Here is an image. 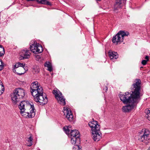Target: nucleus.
Here are the masks:
<instances>
[{
    "instance_id": "obj_1",
    "label": "nucleus",
    "mask_w": 150,
    "mask_h": 150,
    "mask_svg": "<svg viewBox=\"0 0 150 150\" xmlns=\"http://www.w3.org/2000/svg\"><path fill=\"white\" fill-rule=\"evenodd\" d=\"M140 80L136 79L135 83L132 85V93L126 92L125 94H120L119 96L120 100L125 104H131L122 107L124 112H128L133 109L140 100Z\"/></svg>"
},
{
    "instance_id": "obj_2",
    "label": "nucleus",
    "mask_w": 150,
    "mask_h": 150,
    "mask_svg": "<svg viewBox=\"0 0 150 150\" xmlns=\"http://www.w3.org/2000/svg\"><path fill=\"white\" fill-rule=\"evenodd\" d=\"M31 92L35 101L40 105L47 103L48 99L45 93H43L42 87L39 86L37 81L33 83L30 86Z\"/></svg>"
},
{
    "instance_id": "obj_3",
    "label": "nucleus",
    "mask_w": 150,
    "mask_h": 150,
    "mask_svg": "<svg viewBox=\"0 0 150 150\" xmlns=\"http://www.w3.org/2000/svg\"><path fill=\"white\" fill-rule=\"evenodd\" d=\"M22 116L25 117L32 118L35 115V110L32 103L31 104L27 101H22L18 106Z\"/></svg>"
},
{
    "instance_id": "obj_4",
    "label": "nucleus",
    "mask_w": 150,
    "mask_h": 150,
    "mask_svg": "<svg viewBox=\"0 0 150 150\" xmlns=\"http://www.w3.org/2000/svg\"><path fill=\"white\" fill-rule=\"evenodd\" d=\"M88 125L91 128L93 139L95 141H98L101 137V134L100 132V125L98 124V122L93 120L89 122Z\"/></svg>"
},
{
    "instance_id": "obj_5",
    "label": "nucleus",
    "mask_w": 150,
    "mask_h": 150,
    "mask_svg": "<svg viewBox=\"0 0 150 150\" xmlns=\"http://www.w3.org/2000/svg\"><path fill=\"white\" fill-rule=\"evenodd\" d=\"M25 90L21 88H17L14 90L11 95V99L12 103L16 104L19 101V99L23 98L25 96Z\"/></svg>"
},
{
    "instance_id": "obj_6",
    "label": "nucleus",
    "mask_w": 150,
    "mask_h": 150,
    "mask_svg": "<svg viewBox=\"0 0 150 150\" xmlns=\"http://www.w3.org/2000/svg\"><path fill=\"white\" fill-rule=\"evenodd\" d=\"M129 33L127 31H120L119 32L112 38V42L114 43H116L117 44L119 43L123 42L124 37L128 36Z\"/></svg>"
},
{
    "instance_id": "obj_7",
    "label": "nucleus",
    "mask_w": 150,
    "mask_h": 150,
    "mask_svg": "<svg viewBox=\"0 0 150 150\" xmlns=\"http://www.w3.org/2000/svg\"><path fill=\"white\" fill-rule=\"evenodd\" d=\"M25 64L19 62L16 63L14 66L13 69V72H16L19 75L23 74L27 70Z\"/></svg>"
},
{
    "instance_id": "obj_8",
    "label": "nucleus",
    "mask_w": 150,
    "mask_h": 150,
    "mask_svg": "<svg viewBox=\"0 0 150 150\" xmlns=\"http://www.w3.org/2000/svg\"><path fill=\"white\" fill-rule=\"evenodd\" d=\"M52 93L54 95L58 103L62 105H65V99L62 96L61 93L58 90L54 89L53 90Z\"/></svg>"
},
{
    "instance_id": "obj_9",
    "label": "nucleus",
    "mask_w": 150,
    "mask_h": 150,
    "mask_svg": "<svg viewBox=\"0 0 150 150\" xmlns=\"http://www.w3.org/2000/svg\"><path fill=\"white\" fill-rule=\"evenodd\" d=\"M71 141L73 144H75L80 141V134L79 132L76 129L71 130L70 132Z\"/></svg>"
},
{
    "instance_id": "obj_10",
    "label": "nucleus",
    "mask_w": 150,
    "mask_h": 150,
    "mask_svg": "<svg viewBox=\"0 0 150 150\" xmlns=\"http://www.w3.org/2000/svg\"><path fill=\"white\" fill-rule=\"evenodd\" d=\"M30 48L31 51L36 54L40 53L43 50L42 46L36 42H34L33 44L30 45Z\"/></svg>"
},
{
    "instance_id": "obj_11",
    "label": "nucleus",
    "mask_w": 150,
    "mask_h": 150,
    "mask_svg": "<svg viewBox=\"0 0 150 150\" xmlns=\"http://www.w3.org/2000/svg\"><path fill=\"white\" fill-rule=\"evenodd\" d=\"M64 115L66 118L69 121H72L73 120V115L70 108L68 107H64L63 109Z\"/></svg>"
},
{
    "instance_id": "obj_12",
    "label": "nucleus",
    "mask_w": 150,
    "mask_h": 150,
    "mask_svg": "<svg viewBox=\"0 0 150 150\" xmlns=\"http://www.w3.org/2000/svg\"><path fill=\"white\" fill-rule=\"evenodd\" d=\"M20 54L23 59H28L29 58L31 55V53L29 50L25 49L22 50L20 52Z\"/></svg>"
},
{
    "instance_id": "obj_13",
    "label": "nucleus",
    "mask_w": 150,
    "mask_h": 150,
    "mask_svg": "<svg viewBox=\"0 0 150 150\" xmlns=\"http://www.w3.org/2000/svg\"><path fill=\"white\" fill-rule=\"evenodd\" d=\"M109 57L111 59H116L118 57V55L116 52L110 51L108 52Z\"/></svg>"
},
{
    "instance_id": "obj_14",
    "label": "nucleus",
    "mask_w": 150,
    "mask_h": 150,
    "mask_svg": "<svg viewBox=\"0 0 150 150\" xmlns=\"http://www.w3.org/2000/svg\"><path fill=\"white\" fill-rule=\"evenodd\" d=\"M149 139V136L142 135L140 136L139 139L140 141L145 143L146 144H147L148 143V140Z\"/></svg>"
},
{
    "instance_id": "obj_15",
    "label": "nucleus",
    "mask_w": 150,
    "mask_h": 150,
    "mask_svg": "<svg viewBox=\"0 0 150 150\" xmlns=\"http://www.w3.org/2000/svg\"><path fill=\"white\" fill-rule=\"evenodd\" d=\"M45 66L47 68V70L51 71L52 70V65L49 62H47L45 64Z\"/></svg>"
},
{
    "instance_id": "obj_16",
    "label": "nucleus",
    "mask_w": 150,
    "mask_h": 150,
    "mask_svg": "<svg viewBox=\"0 0 150 150\" xmlns=\"http://www.w3.org/2000/svg\"><path fill=\"white\" fill-rule=\"evenodd\" d=\"M121 3L120 1L117 2L114 4V11H116L118 10V9L121 8L120 5Z\"/></svg>"
},
{
    "instance_id": "obj_17",
    "label": "nucleus",
    "mask_w": 150,
    "mask_h": 150,
    "mask_svg": "<svg viewBox=\"0 0 150 150\" xmlns=\"http://www.w3.org/2000/svg\"><path fill=\"white\" fill-rule=\"evenodd\" d=\"M37 1L40 4H46L48 5H51V3L47 1V0H37Z\"/></svg>"
},
{
    "instance_id": "obj_18",
    "label": "nucleus",
    "mask_w": 150,
    "mask_h": 150,
    "mask_svg": "<svg viewBox=\"0 0 150 150\" xmlns=\"http://www.w3.org/2000/svg\"><path fill=\"white\" fill-rule=\"evenodd\" d=\"M142 132L143 134V135L149 136L150 134V132L148 129H143L142 130Z\"/></svg>"
},
{
    "instance_id": "obj_19",
    "label": "nucleus",
    "mask_w": 150,
    "mask_h": 150,
    "mask_svg": "<svg viewBox=\"0 0 150 150\" xmlns=\"http://www.w3.org/2000/svg\"><path fill=\"white\" fill-rule=\"evenodd\" d=\"M4 91V88L2 81L0 80V95L2 94Z\"/></svg>"
},
{
    "instance_id": "obj_20",
    "label": "nucleus",
    "mask_w": 150,
    "mask_h": 150,
    "mask_svg": "<svg viewBox=\"0 0 150 150\" xmlns=\"http://www.w3.org/2000/svg\"><path fill=\"white\" fill-rule=\"evenodd\" d=\"M33 140V138L31 137V135H30L29 137L28 138L27 140L28 142V146H30L32 145Z\"/></svg>"
},
{
    "instance_id": "obj_21",
    "label": "nucleus",
    "mask_w": 150,
    "mask_h": 150,
    "mask_svg": "<svg viewBox=\"0 0 150 150\" xmlns=\"http://www.w3.org/2000/svg\"><path fill=\"white\" fill-rule=\"evenodd\" d=\"M145 112L146 113V117L149 120H150V108L146 109Z\"/></svg>"
},
{
    "instance_id": "obj_22",
    "label": "nucleus",
    "mask_w": 150,
    "mask_h": 150,
    "mask_svg": "<svg viewBox=\"0 0 150 150\" xmlns=\"http://www.w3.org/2000/svg\"><path fill=\"white\" fill-rule=\"evenodd\" d=\"M5 51L4 47L0 45V56H1L4 54Z\"/></svg>"
},
{
    "instance_id": "obj_23",
    "label": "nucleus",
    "mask_w": 150,
    "mask_h": 150,
    "mask_svg": "<svg viewBox=\"0 0 150 150\" xmlns=\"http://www.w3.org/2000/svg\"><path fill=\"white\" fill-rule=\"evenodd\" d=\"M70 128L69 126L65 127L63 128L64 130L66 132L67 134H69L70 132V129L69 128Z\"/></svg>"
},
{
    "instance_id": "obj_24",
    "label": "nucleus",
    "mask_w": 150,
    "mask_h": 150,
    "mask_svg": "<svg viewBox=\"0 0 150 150\" xmlns=\"http://www.w3.org/2000/svg\"><path fill=\"white\" fill-rule=\"evenodd\" d=\"M4 63L0 59V71L2 70L4 68Z\"/></svg>"
},
{
    "instance_id": "obj_25",
    "label": "nucleus",
    "mask_w": 150,
    "mask_h": 150,
    "mask_svg": "<svg viewBox=\"0 0 150 150\" xmlns=\"http://www.w3.org/2000/svg\"><path fill=\"white\" fill-rule=\"evenodd\" d=\"M75 149H77L78 150H80V149L79 148V146L77 145H75L74 147L73 148V149L74 150H75Z\"/></svg>"
},
{
    "instance_id": "obj_26",
    "label": "nucleus",
    "mask_w": 150,
    "mask_h": 150,
    "mask_svg": "<svg viewBox=\"0 0 150 150\" xmlns=\"http://www.w3.org/2000/svg\"><path fill=\"white\" fill-rule=\"evenodd\" d=\"M147 62V60H143L142 61V63L143 65H145L146 64Z\"/></svg>"
},
{
    "instance_id": "obj_27",
    "label": "nucleus",
    "mask_w": 150,
    "mask_h": 150,
    "mask_svg": "<svg viewBox=\"0 0 150 150\" xmlns=\"http://www.w3.org/2000/svg\"><path fill=\"white\" fill-rule=\"evenodd\" d=\"M145 58L146 59V60H147V61H148V60H149V59H148L149 57H148V56H146V57H145Z\"/></svg>"
},
{
    "instance_id": "obj_28",
    "label": "nucleus",
    "mask_w": 150,
    "mask_h": 150,
    "mask_svg": "<svg viewBox=\"0 0 150 150\" xmlns=\"http://www.w3.org/2000/svg\"><path fill=\"white\" fill-rule=\"evenodd\" d=\"M107 89H108V87L107 86H105V88L103 89L104 90H107Z\"/></svg>"
},
{
    "instance_id": "obj_29",
    "label": "nucleus",
    "mask_w": 150,
    "mask_h": 150,
    "mask_svg": "<svg viewBox=\"0 0 150 150\" xmlns=\"http://www.w3.org/2000/svg\"><path fill=\"white\" fill-rule=\"evenodd\" d=\"M21 71V72H23V71L21 70H18V71Z\"/></svg>"
},
{
    "instance_id": "obj_30",
    "label": "nucleus",
    "mask_w": 150,
    "mask_h": 150,
    "mask_svg": "<svg viewBox=\"0 0 150 150\" xmlns=\"http://www.w3.org/2000/svg\"><path fill=\"white\" fill-rule=\"evenodd\" d=\"M148 150H150V147L149 148Z\"/></svg>"
},
{
    "instance_id": "obj_31",
    "label": "nucleus",
    "mask_w": 150,
    "mask_h": 150,
    "mask_svg": "<svg viewBox=\"0 0 150 150\" xmlns=\"http://www.w3.org/2000/svg\"><path fill=\"white\" fill-rule=\"evenodd\" d=\"M96 0L97 1H100L101 0Z\"/></svg>"
}]
</instances>
